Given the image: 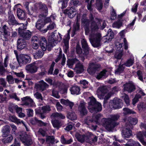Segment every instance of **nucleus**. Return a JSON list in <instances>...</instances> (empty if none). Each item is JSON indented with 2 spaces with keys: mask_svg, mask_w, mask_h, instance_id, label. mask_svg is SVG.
Masks as SVG:
<instances>
[{
  "mask_svg": "<svg viewBox=\"0 0 146 146\" xmlns=\"http://www.w3.org/2000/svg\"><path fill=\"white\" fill-rule=\"evenodd\" d=\"M82 49L79 44H77L76 47V53L79 55V56L82 58V60H83L85 58H86L89 53L90 47L86 40L83 39L81 41Z\"/></svg>",
  "mask_w": 146,
  "mask_h": 146,
  "instance_id": "f257e3e1",
  "label": "nucleus"
},
{
  "mask_svg": "<svg viewBox=\"0 0 146 146\" xmlns=\"http://www.w3.org/2000/svg\"><path fill=\"white\" fill-rule=\"evenodd\" d=\"M119 117V115L117 114L111 115L110 118L108 119H102V121L106 129L108 131H111L117 125L115 121L118 119Z\"/></svg>",
  "mask_w": 146,
  "mask_h": 146,
  "instance_id": "f03ea898",
  "label": "nucleus"
},
{
  "mask_svg": "<svg viewBox=\"0 0 146 146\" xmlns=\"http://www.w3.org/2000/svg\"><path fill=\"white\" fill-rule=\"evenodd\" d=\"M90 102H88V109L91 113L101 111L102 109L100 103L97 102L93 96L89 97Z\"/></svg>",
  "mask_w": 146,
  "mask_h": 146,
  "instance_id": "7ed1b4c3",
  "label": "nucleus"
},
{
  "mask_svg": "<svg viewBox=\"0 0 146 146\" xmlns=\"http://www.w3.org/2000/svg\"><path fill=\"white\" fill-rule=\"evenodd\" d=\"M62 35L59 33H52L48 39V51H50L52 48L56 46L57 42H60L62 39Z\"/></svg>",
  "mask_w": 146,
  "mask_h": 146,
  "instance_id": "20e7f679",
  "label": "nucleus"
},
{
  "mask_svg": "<svg viewBox=\"0 0 146 146\" xmlns=\"http://www.w3.org/2000/svg\"><path fill=\"white\" fill-rule=\"evenodd\" d=\"M89 40L92 46L95 48L100 47L102 45V36L101 34L92 33L90 36Z\"/></svg>",
  "mask_w": 146,
  "mask_h": 146,
  "instance_id": "39448f33",
  "label": "nucleus"
},
{
  "mask_svg": "<svg viewBox=\"0 0 146 146\" xmlns=\"http://www.w3.org/2000/svg\"><path fill=\"white\" fill-rule=\"evenodd\" d=\"M102 117V115L100 114H98L96 115L95 118L93 120H91L89 117H88L84 120V124L87 125H88L87 127H89L92 129L95 130L96 129L97 126L92 125V122L94 121L96 124H99L100 123L99 120Z\"/></svg>",
  "mask_w": 146,
  "mask_h": 146,
  "instance_id": "423d86ee",
  "label": "nucleus"
},
{
  "mask_svg": "<svg viewBox=\"0 0 146 146\" xmlns=\"http://www.w3.org/2000/svg\"><path fill=\"white\" fill-rule=\"evenodd\" d=\"M14 52L16 55V58L19 64L29 63L31 62V59L29 56L23 54L20 55L18 56L17 52L16 50H14Z\"/></svg>",
  "mask_w": 146,
  "mask_h": 146,
  "instance_id": "0eeeda50",
  "label": "nucleus"
},
{
  "mask_svg": "<svg viewBox=\"0 0 146 146\" xmlns=\"http://www.w3.org/2000/svg\"><path fill=\"white\" fill-rule=\"evenodd\" d=\"M109 106L111 109H114L121 108L123 106V103L121 100L117 98H114L110 102Z\"/></svg>",
  "mask_w": 146,
  "mask_h": 146,
  "instance_id": "6e6552de",
  "label": "nucleus"
},
{
  "mask_svg": "<svg viewBox=\"0 0 146 146\" xmlns=\"http://www.w3.org/2000/svg\"><path fill=\"white\" fill-rule=\"evenodd\" d=\"M20 138L23 143L26 146H29L33 143L30 135L23 133L20 135Z\"/></svg>",
  "mask_w": 146,
  "mask_h": 146,
  "instance_id": "1a4fd4ad",
  "label": "nucleus"
},
{
  "mask_svg": "<svg viewBox=\"0 0 146 146\" xmlns=\"http://www.w3.org/2000/svg\"><path fill=\"white\" fill-rule=\"evenodd\" d=\"M50 110V109L49 106H45L41 107V109L36 111V113L39 114V117L42 119L45 117L44 113L48 112Z\"/></svg>",
  "mask_w": 146,
  "mask_h": 146,
  "instance_id": "9d476101",
  "label": "nucleus"
},
{
  "mask_svg": "<svg viewBox=\"0 0 146 146\" xmlns=\"http://www.w3.org/2000/svg\"><path fill=\"white\" fill-rule=\"evenodd\" d=\"M8 14L7 22L9 25L10 26L17 25L19 24V23L16 19L13 14L12 13L11 11L9 12Z\"/></svg>",
  "mask_w": 146,
  "mask_h": 146,
  "instance_id": "9b49d317",
  "label": "nucleus"
},
{
  "mask_svg": "<svg viewBox=\"0 0 146 146\" xmlns=\"http://www.w3.org/2000/svg\"><path fill=\"white\" fill-rule=\"evenodd\" d=\"M23 102V104L28 108L33 107L35 106L33 100L29 96H26L21 98Z\"/></svg>",
  "mask_w": 146,
  "mask_h": 146,
  "instance_id": "f8f14e48",
  "label": "nucleus"
},
{
  "mask_svg": "<svg viewBox=\"0 0 146 146\" xmlns=\"http://www.w3.org/2000/svg\"><path fill=\"white\" fill-rule=\"evenodd\" d=\"M123 87L124 90L129 93L132 92L136 89L134 84L132 82H129L126 83L123 85Z\"/></svg>",
  "mask_w": 146,
  "mask_h": 146,
  "instance_id": "ddd939ff",
  "label": "nucleus"
},
{
  "mask_svg": "<svg viewBox=\"0 0 146 146\" xmlns=\"http://www.w3.org/2000/svg\"><path fill=\"white\" fill-rule=\"evenodd\" d=\"M38 5L41 14L40 16L45 17L48 15V8L46 5L41 2L39 3Z\"/></svg>",
  "mask_w": 146,
  "mask_h": 146,
  "instance_id": "4468645a",
  "label": "nucleus"
},
{
  "mask_svg": "<svg viewBox=\"0 0 146 146\" xmlns=\"http://www.w3.org/2000/svg\"><path fill=\"white\" fill-rule=\"evenodd\" d=\"M101 66L100 64H90L87 69L88 73L90 74H93L96 71L100 69Z\"/></svg>",
  "mask_w": 146,
  "mask_h": 146,
  "instance_id": "2eb2a0df",
  "label": "nucleus"
},
{
  "mask_svg": "<svg viewBox=\"0 0 146 146\" xmlns=\"http://www.w3.org/2000/svg\"><path fill=\"white\" fill-rule=\"evenodd\" d=\"M45 23L41 19L38 20L36 23L35 27L36 28L43 33L46 32V29H43Z\"/></svg>",
  "mask_w": 146,
  "mask_h": 146,
  "instance_id": "dca6fc26",
  "label": "nucleus"
},
{
  "mask_svg": "<svg viewBox=\"0 0 146 146\" xmlns=\"http://www.w3.org/2000/svg\"><path fill=\"white\" fill-rule=\"evenodd\" d=\"M63 13L68 15L70 18H73L76 14V12L72 7L68 8L63 11Z\"/></svg>",
  "mask_w": 146,
  "mask_h": 146,
  "instance_id": "f3484780",
  "label": "nucleus"
},
{
  "mask_svg": "<svg viewBox=\"0 0 146 146\" xmlns=\"http://www.w3.org/2000/svg\"><path fill=\"white\" fill-rule=\"evenodd\" d=\"M86 105V103L82 102L80 103L78 107V110L80 114L82 115H85L88 113L87 110L85 107Z\"/></svg>",
  "mask_w": 146,
  "mask_h": 146,
  "instance_id": "a211bd4d",
  "label": "nucleus"
},
{
  "mask_svg": "<svg viewBox=\"0 0 146 146\" xmlns=\"http://www.w3.org/2000/svg\"><path fill=\"white\" fill-rule=\"evenodd\" d=\"M126 128L123 129L122 132V136L124 137L129 138L132 135L131 131L130 129V128H131V126L130 125H126Z\"/></svg>",
  "mask_w": 146,
  "mask_h": 146,
  "instance_id": "6ab92c4d",
  "label": "nucleus"
},
{
  "mask_svg": "<svg viewBox=\"0 0 146 146\" xmlns=\"http://www.w3.org/2000/svg\"><path fill=\"white\" fill-rule=\"evenodd\" d=\"M39 44L40 47L42 50L45 51L47 49L48 51V42L47 43V40L44 37H42L40 38Z\"/></svg>",
  "mask_w": 146,
  "mask_h": 146,
  "instance_id": "aec40b11",
  "label": "nucleus"
},
{
  "mask_svg": "<svg viewBox=\"0 0 146 146\" xmlns=\"http://www.w3.org/2000/svg\"><path fill=\"white\" fill-rule=\"evenodd\" d=\"M27 46L26 41L22 38H19L17 41V46L18 49L21 50L25 48Z\"/></svg>",
  "mask_w": 146,
  "mask_h": 146,
  "instance_id": "412c9836",
  "label": "nucleus"
},
{
  "mask_svg": "<svg viewBox=\"0 0 146 146\" xmlns=\"http://www.w3.org/2000/svg\"><path fill=\"white\" fill-rule=\"evenodd\" d=\"M49 85L43 80L40 81L38 84L36 85V87L38 90L41 92L46 89L49 87Z\"/></svg>",
  "mask_w": 146,
  "mask_h": 146,
  "instance_id": "4be33fe9",
  "label": "nucleus"
},
{
  "mask_svg": "<svg viewBox=\"0 0 146 146\" xmlns=\"http://www.w3.org/2000/svg\"><path fill=\"white\" fill-rule=\"evenodd\" d=\"M24 40H28L29 39L31 36V33L29 31L26 32L25 30L19 34Z\"/></svg>",
  "mask_w": 146,
  "mask_h": 146,
  "instance_id": "5701e85b",
  "label": "nucleus"
},
{
  "mask_svg": "<svg viewBox=\"0 0 146 146\" xmlns=\"http://www.w3.org/2000/svg\"><path fill=\"white\" fill-rule=\"evenodd\" d=\"M113 36L114 33L111 29H109L107 35L104 37V38L106 40L104 42H109L111 41V39L113 38Z\"/></svg>",
  "mask_w": 146,
  "mask_h": 146,
  "instance_id": "b1692460",
  "label": "nucleus"
},
{
  "mask_svg": "<svg viewBox=\"0 0 146 146\" xmlns=\"http://www.w3.org/2000/svg\"><path fill=\"white\" fill-rule=\"evenodd\" d=\"M17 16L18 18L20 20H24L26 17L25 11L20 9L18 8L17 11Z\"/></svg>",
  "mask_w": 146,
  "mask_h": 146,
  "instance_id": "393cba45",
  "label": "nucleus"
},
{
  "mask_svg": "<svg viewBox=\"0 0 146 146\" xmlns=\"http://www.w3.org/2000/svg\"><path fill=\"white\" fill-rule=\"evenodd\" d=\"M107 87L103 86L99 88L97 90L98 96H103L108 92Z\"/></svg>",
  "mask_w": 146,
  "mask_h": 146,
  "instance_id": "a878e982",
  "label": "nucleus"
},
{
  "mask_svg": "<svg viewBox=\"0 0 146 146\" xmlns=\"http://www.w3.org/2000/svg\"><path fill=\"white\" fill-rule=\"evenodd\" d=\"M71 94L73 95H77L80 94V89L79 87L77 86H72L70 89Z\"/></svg>",
  "mask_w": 146,
  "mask_h": 146,
  "instance_id": "bb28decb",
  "label": "nucleus"
},
{
  "mask_svg": "<svg viewBox=\"0 0 146 146\" xmlns=\"http://www.w3.org/2000/svg\"><path fill=\"white\" fill-rule=\"evenodd\" d=\"M11 131V128L9 126L6 125L4 126L2 129V132L3 137H6L9 133Z\"/></svg>",
  "mask_w": 146,
  "mask_h": 146,
  "instance_id": "cd10ccee",
  "label": "nucleus"
},
{
  "mask_svg": "<svg viewBox=\"0 0 146 146\" xmlns=\"http://www.w3.org/2000/svg\"><path fill=\"white\" fill-rule=\"evenodd\" d=\"M37 68L34 64H28L26 67V70L31 73L36 72Z\"/></svg>",
  "mask_w": 146,
  "mask_h": 146,
  "instance_id": "c85d7f7f",
  "label": "nucleus"
},
{
  "mask_svg": "<svg viewBox=\"0 0 146 146\" xmlns=\"http://www.w3.org/2000/svg\"><path fill=\"white\" fill-rule=\"evenodd\" d=\"M87 135H81L78 133H76L75 134V137L78 141L81 143L83 142L84 140H87Z\"/></svg>",
  "mask_w": 146,
  "mask_h": 146,
  "instance_id": "c756f323",
  "label": "nucleus"
},
{
  "mask_svg": "<svg viewBox=\"0 0 146 146\" xmlns=\"http://www.w3.org/2000/svg\"><path fill=\"white\" fill-rule=\"evenodd\" d=\"M144 136L146 137V132L145 131H139L137 134V138L141 143L144 141Z\"/></svg>",
  "mask_w": 146,
  "mask_h": 146,
  "instance_id": "7c9ffc66",
  "label": "nucleus"
},
{
  "mask_svg": "<svg viewBox=\"0 0 146 146\" xmlns=\"http://www.w3.org/2000/svg\"><path fill=\"white\" fill-rule=\"evenodd\" d=\"M124 64H119L118 68L115 71V74H119L123 71L124 69ZM126 66L129 67L130 66L129 64H125Z\"/></svg>",
  "mask_w": 146,
  "mask_h": 146,
  "instance_id": "2f4dec72",
  "label": "nucleus"
},
{
  "mask_svg": "<svg viewBox=\"0 0 146 146\" xmlns=\"http://www.w3.org/2000/svg\"><path fill=\"white\" fill-rule=\"evenodd\" d=\"M26 23L25 24V25L23 23H19V24L17 25H18L19 26L18 28V33L19 34L21 33V32H22L23 31H24L26 29V27L28 24V23L27 21H26Z\"/></svg>",
  "mask_w": 146,
  "mask_h": 146,
  "instance_id": "473e14b6",
  "label": "nucleus"
},
{
  "mask_svg": "<svg viewBox=\"0 0 146 146\" xmlns=\"http://www.w3.org/2000/svg\"><path fill=\"white\" fill-rule=\"evenodd\" d=\"M87 137V140L88 139L90 141H92V143H94L97 140V137L92 134L91 133L88 134Z\"/></svg>",
  "mask_w": 146,
  "mask_h": 146,
  "instance_id": "72a5a7b5",
  "label": "nucleus"
},
{
  "mask_svg": "<svg viewBox=\"0 0 146 146\" xmlns=\"http://www.w3.org/2000/svg\"><path fill=\"white\" fill-rule=\"evenodd\" d=\"M9 120L12 122L19 124L20 123V120L18 119L15 116L10 114L9 116Z\"/></svg>",
  "mask_w": 146,
  "mask_h": 146,
  "instance_id": "f704fd0d",
  "label": "nucleus"
},
{
  "mask_svg": "<svg viewBox=\"0 0 146 146\" xmlns=\"http://www.w3.org/2000/svg\"><path fill=\"white\" fill-rule=\"evenodd\" d=\"M61 102L62 104H64L66 106H69L71 109L74 105V103L68 100H64L62 99Z\"/></svg>",
  "mask_w": 146,
  "mask_h": 146,
  "instance_id": "c9c22d12",
  "label": "nucleus"
},
{
  "mask_svg": "<svg viewBox=\"0 0 146 146\" xmlns=\"http://www.w3.org/2000/svg\"><path fill=\"white\" fill-rule=\"evenodd\" d=\"M2 29L4 33V35L5 36V37L8 36L10 35L9 30L10 29L6 25H5L3 26L2 27Z\"/></svg>",
  "mask_w": 146,
  "mask_h": 146,
  "instance_id": "e433bc0d",
  "label": "nucleus"
},
{
  "mask_svg": "<svg viewBox=\"0 0 146 146\" xmlns=\"http://www.w3.org/2000/svg\"><path fill=\"white\" fill-rule=\"evenodd\" d=\"M51 117L61 119H64L65 118V117L64 115L61 113L57 112L52 113Z\"/></svg>",
  "mask_w": 146,
  "mask_h": 146,
  "instance_id": "4c0bfd02",
  "label": "nucleus"
},
{
  "mask_svg": "<svg viewBox=\"0 0 146 146\" xmlns=\"http://www.w3.org/2000/svg\"><path fill=\"white\" fill-rule=\"evenodd\" d=\"M125 146H141L139 143L133 140L130 139L127 143L125 144Z\"/></svg>",
  "mask_w": 146,
  "mask_h": 146,
  "instance_id": "58836bf2",
  "label": "nucleus"
},
{
  "mask_svg": "<svg viewBox=\"0 0 146 146\" xmlns=\"http://www.w3.org/2000/svg\"><path fill=\"white\" fill-rule=\"evenodd\" d=\"M60 61L61 62V64H64L66 61V58L63 55L62 57V55L60 54L57 58L55 59V62L56 63H57L58 61Z\"/></svg>",
  "mask_w": 146,
  "mask_h": 146,
  "instance_id": "ea45409f",
  "label": "nucleus"
},
{
  "mask_svg": "<svg viewBox=\"0 0 146 146\" xmlns=\"http://www.w3.org/2000/svg\"><path fill=\"white\" fill-rule=\"evenodd\" d=\"M91 30L92 32L93 33L95 31H97L99 29L98 27L95 22L93 21L91 24Z\"/></svg>",
  "mask_w": 146,
  "mask_h": 146,
  "instance_id": "a19ab883",
  "label": "nucleus"
},
{
  "mask_svg": "<svg viewBox=\"0 0 146 146\" xmlns=\"http://www.w3.org/2000/svg\"><path fill=\"white\" fill-rule=\"evenodd\" d=\"M47 143L48 144L49 146H52L54 142V138L52 136H48L46 139Z\"/></svg>",
  "mask_w": 146,
  "mask_h": 146,
  "instance_id": "79ce46f5",
  "label": "nucleus"
},
{
  "mask_svg": "<svg viewBox=\"0 0 146 146\" xmlns=\"http://www.w3.org/2000/svg\"><path fill=\"white\" fill-rule=\"evenodd\" d=\"M75 70L77 73L80 74L84 71L83 66L82 64H76Z\"/></svg>",
  "mask_w": 146,
  "mask_h": 146,
  "instance_id": "37998d69",
  "label": "nucleus"
},
{
  "mask_svg": "<svg viewBox=\"0 0 146 146\" xmlns=\"http://www.w3.org/2000/svg\"><path fill=\"white\" fill-rule=\"evenodd\" d=\"M52 122L53 127L57 129H58L62 125L60 121L58 120H54Z\"/></svg>",
  "mask_w": 146,
  "mask_h": 146,
  "instance_id": "c03bdc74",
  "label": "nucleus"
},
{
  "mask_svg": "<svg viewBox=\"0 0 146 146\" xmlns=\"http://www.w3.org/2000/svg\"><path fill=\"white\" fill-rule=\"evenodd\" d=\"M81 21L82 24L84 27L89 26V21L86 17H83Z\"/></svg>",
  "mask_w": 146,
  "mask_h": 146,
  "instance_id": "a18cd8bd",
  "label": "nucleus"
},
{
  "mask_svg": "<svg viewBox=\"0 0 146 146\" xmlns=\"http://www.w3.org/2000/svg\"><path fill=\"white\" fill-rule=\"evenodd\" d=\"M61 143L64 144H70L73 142V140L72 139H70L68 140H66L64 138L63 135L61 136Z\"/></svg>",
  "mask_w": 146,
  "mask_h": 146,
  "instance_id": "49530a36",
  "label": "nucleus"
},
{
  "mask_svg": "<svg viewBox=\"0 0 146 146\" xmlns=\"http://www.w3.org/2000/svg\"><path fill=\"white\" fill-rule=\"evenodd\" d=\"M67 117L71 120H75L77 119L76 115L75 113L73 112L68 113V114Z\"/></svg>",
  "mask_w": 146,
  "mask_h": 146,
  "instance_id": "de8ad7c7",
  "label": "nucleus"
},
{
  "mask_svg": "<svg viewBox=\"0 0 146 146\" xmlns=\"http://www.w3.org/2000/svg\"><path fill=\"white\" fill-rule=\"evenodd\" d=\"M123 113L124 115L135 113L134 111L131 110L128 108H125L123 109Z\"/></svg>",
  "mask_w": 146,
  "mask_h": 146,
  "instance_id": "09e8293b",
  "label": "nucleus"
},
{
  "mask_svg": "<svg viewBox=\"0 0 146 146\" xmlns=\"http://www.w3.org/2000/svg\"><path fill=\"white\" fill-rule=\"evenodd\" d=\"M96 5L99 11L101 10L103 7L102 1V0H96Z\"/></svg>",
  "mask_w": 146,
  "mask_h": 146,
  "instance_id": "8fccbe9b",
  "label": "nucleus"
},
{
  "mask_svg": "<svg viewBox=\"0 0 146 146\" xmlns=\"http://www.w3.org/2000/svg\"><path fill=\"white\" fill-rule=\"evenodd\" d=\"M122 98L124 100L125 103L127 106L129 105V98L127 95L125 94H122Z\"/></svg>",
  "mask_w": 146,
  "mask_h": 146,
  "instance_id": "3c124183",
  "label": "nucleus"
},
{
  "mask_svg": "<svg viewBox=\"0 0 146 146\" xmlns=\"http://www.w3.org/2000/svg\"><path fill=\"white\" fill-rule=\"evenodd\" d=\"M127 121L129 122L130 124L128 125L129 126V125H130L131 126H132L131 125H135L137 122V120L136 118H132L131 117H129L127 120ZM127 125V124H126Z\"/></svg>",
  "mask_w": 146,
  "mask_h": 146,
  "instance_id": "603ef678",
  "label": "nucleus"
},
{
  "mask_svg": "<svg viewBox=\"0 0 146 146\" xmlns=\"http://www.w3.org/2000/svg\"><path fill=\"white\" fill-rule=\"evenodd\" d=\"M13 139L12 136L9 135L7 138H5L2 139V142L4 143H7L11 142Z\"/></svg>",
  "mask_w": 146,
  "mask_h": 146,
  "instance_id": "864d4df0",
  "label": "nucleus"
},
{
  "mask_svg": "<svg viewBox=\"0 0 146 146\" xmlns=\"http://www.w3.org/2000/svg\"><path fill=\"white\" fill-rule=\"evenodd\" d=\"M122 25V23L120 20L114 22L112 26L113 27L119 28Z\"/></svg>",
  "mask_w": 146,
  "mask_h": 146,
  "instance_id": "5fc2aeb1",
  "label": "nucleus"
},
{
  "mask_svg": "<svg viewBox=\"0 0 146 146\" xmlns=\"http://www.w3.org/2000/svg\"><path fill=\"white\" fill-rule=\"evenodd\" d=\"M67 0H63V1H59L58 2V3L59 4L61 5L62 9L66 7L67 6Z\"/></svg>",
  "mask_w": 146,
  "mask_h": 146,
  "instance_id": "6e6d98bb",
  "label": "nucleus"
},
{
  "mask_svg": "<svg viewBox=\"0 0 146 146\" xmlns=\"http://www.w3.org/2000/svg\"><path fill=\"white\" fill-rule=\"evenodd\" d=\"M122 55V51L121 50L118 52H116L115 55V57L118 60L121 59Z\"/></svg>",
  "mask_w": 146,
  "mask_h": 146,
  "instance_id": "4d7b16f0",
  "label": "nucleus"
},
{
  "mask_svg": "<svg viewBox=\"0 0 146 146\" xmlns=\"http://www.w3.org/2000/svg\"><path fill=\"white\" fill-rule=\"evenodd\" d=\"M34 96L37 99L40 101L43 100V97L41 94L38 92H36L34 94Z\"/></svg>",
  "mask_w": 146,
  "mask_h": 146,
  "instance_id": "13d9d810",
  "label": "nucleus"
},
{
  "mask_svg": "<svg viewBox=\"0 0 146 146\" xmlns=\"http://www.w3.org/2000/svg\"><path fill=\"white\" fill-rule=\"evenodd\" d=\"M52 96L57 98H60L58 91L55 89H53L52 92Z\"/></svg>",
  "mask_w": 146,
  "mask_h": 146,
  "instance_id": "bf43d9fd",
  "label": "nucleus"
},
{
  "mask_svg": "<svg viewBox=\"0 0 146 146\" xmlns=\"http://www.w3.org/2000/svg\"><path fill=\"white\" fill-rule=\"evenodd\" d=\"M112 11L111 12L110 19L111 20H114L116 17V14L115 11L113 7H112Z\"/></svg>",
  "mask_w": 146,
  "mask_h": 146,
  "instance_id": "052dcab7",
  "label": "nucleus"
},
{
  "mask_svg": "<svg viewBox=\"0 0 146 146\" xmlns=\"http://www.w3.org/2000/svg\"><path fill=\"white\" fill-rule=\"evenodd\" d=\"M106 71L105 70H104L101 72L98 75L96 76V78L99 80L103 76L105 75Z\"/></svg>",
  "mask_w": 146,
  "mask_h": 146,
  "instance_id": "680f3d73",
  "label": "nucleus"
},
{
  "mask_svg": "<svg viewBox=\"0 0 146 146\" xmlns=\"http://www.w3.org/2000/svg\"><path fill=\"white\" fill-rule=\"evenodd\" d=\"M44 51L39 50L36 52L35 54V55L38 58H41L42 57L44 54Z\"/></svg>",
  "mask_w": 146,
  "mask_h": 146,
  "instance_id": "e2e57ef3",
  "label": "nucleus"
},
{
  "mask_svg": "<svg viewBox=\"0 0 146 146\" xmlns=\"http://www.w3.org/2000/svg\"><path fill=\"white\" fill-rule=\"evenodd\" d=\"M141 98V96L140 95H136L134 98L133 100V104L135 105V104L139 101V99Z\"/></svg>",
  "mask_w": 146,
  "mask_h": 146,
  "instance_id": "0e129e2a",
  "label": "nucleus"
},
{
  "mask_svg": "<svg viewBox=\"0 0 146 146\" xmlns=\"http://www.w3.org/2000/svg\"><path fill=\"white\" fill-rule=\"evenodd\" d=\"M70 63L68 62V60L67 61V64H80L79 61L76 58H74L71 59L70 60Z\"/></svg>",
  "mask_w": 146,
  "mask_h": 146,
  "instance_id": "69168bd1",
  "label": "nucleus"
},
{
  "mask_svg": "<svg viewBox=\"0 0 146 146\" xmlns=\"http://www.w3.org/2000/svg\"><path fill=\"white\" fill-rule=\"evenodd\" d=\"M7 81L9 83L12 84L14 83V80L13 77L11 75L7 76Z\"/></svg>",
  "mask_w": 146,
  "mask_h": 146,
  "instance_id": "338daca9",
  "label": "nucleus"
},
{
  "mask_svg": "<svg viewBox=\"0 0 146 146\" xmlns=\"http://www.w3.org/2000/svg\"><path fill=\"white\" fill-rule=\"evenodd\" d=\"M56 26L55 24L54 23L50 24L49 25L47 26V28H45L46 29V32L48 30H51L54 29Z\"/></svg>",
  "mask_w": 146,
  "mask_h": 146,
  "instance_id": "774afa93",
  "label": "nucleus"
}]
</instances>
